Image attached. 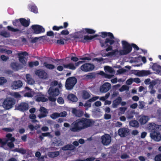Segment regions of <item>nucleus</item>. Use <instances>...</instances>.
<instances>
[{"label":"nucleus","instance_id":"nucleus-30","mask_svg":"<svg viewBox=\"0 0 161 161\" xmlns=\"http://www.w3.org/2000/svg\"><path fill=\"white\" fill-rule=\"evenodd\" d=\"M26 78L28 84L30 85H32L34 83V80L31 77L30 75L27 74L26 75Z\"/></svg>","mask_w":161,"mask_h":161},{"label":"nucleus","instance_id":"nucleus-53","mask_svg":"<svg viewBox=\"0 0 161 161\" xmlns=\"http://www.w3.org/2000/svg\"><path fill=\"white\" fill-rule=\"evenodd\" d=\"M2 51L8 54H11L12 52L11 50H7L6 49H2Z\"/></svg>","mask_w":161,"mask_h":161},{"label":"nucleus","instance_id":"nucleus-43","mask_svg":"<svg viewBox=\"0 0 161 161\" xmlns=\"http://www.w3.org/2000/svg\"><path fill=\"white\" fill-rule=\"evenodd\" d=\"M134 113L132 112H129L126 115V118L128 119H131L133 118L134 117Z\"/></svg>","mask_w":161,"mask_h":161},{"label":"nucleus","instance_id":"nucleus-7","mask_svg":"<svg viewBox=\"0 0 161 161\" xmlns=\"http://www.w3.org/2000/svg\"><path fill=\"white\" fill-rule=\"evenodd\" d=\"M77 82V79L74 76L70 77L66 80L65 86L66 89L70 90L74 87Z\"/></svg>","mask_w":161,"mask_h":161},{"label":"nucleus","instance_id":"nucleus-3","mask_svg":"<svg viewBox=\"0 0 161 161\" xmlns=\"http://www.w3.org/2000/svg\"><path fill=\"white\" fill-rule=\"evenodd\" d=\"M98 36V35L97 34H96L93 36L85 35L84 36L81 30L80 31L75 32L72 35L71 37L74 40L78 39V40L77 41L76 40V42L78 41L83 43H86L88 42V41L92 40L94 38L97 37Z\"/></svg>","mask_w":161,"mask_h":161},{"label":"nucleus","instance_id":"nucleus-49","mask_svg":"<svg viewBox=\"0 0 161 161\" xmlns=\"http://www.w3.org/2000/svg\"><path fill=\"white\" fill-rule=\"evenodd\" d=\"M59 141L58 140L54 141V142H52V144L54 146H58L62 145V143L60 145V143H59Z\"/></svg>","mask_w":161,"mask_h":161},{"label":"nucleus","instance_id":"nucleus-52","mask_svg":"<svg viewBox=\"0 0 161 161\" xmlns=\"http://www.w3.org/2000/svg\"><path fill=\"white\" fill-rule=\"evenodd\" d=\"M154 160L155 161H161V154H159L156 156Z\"/></svg>","mask_w":161,"mask_h":161},{"label":"nucleus","instance_id":"nucleus-35","mask_svg":"<svg viewBox=\"0 0 161 161\" xmlns=\"http://www.w3.org/2000/svg\"><path fill=\"white\" fill-rule=\"evenodd\" d=\"M19 61L21 64L22 66H25L26 64V63L25 59V57L23 56H19Z\"/></svg>","mask_w":161,"mask_h":161},{"label":"nucleus","instance_id":"nucleus-63","mask_svg":"<svg viewBox=\"0 0 161 161\" xmlns=\"http://www.w3.org/2000/svg\"><path fill=\"white\" fill-rule=\"evenodd\" d=\"M111 117V115L110 114H105L104 115V118L105 119H110Z\"/></svg>","mask_w":161,"mask_h":161},{"label":"nucleus","instance_id":"nucleus-15","mask_svg":"<svg viewBox=\"0 0 161 161\" xmlns=\"http://www.w3.org/2000/svg\"><path fill=\"white\" fill-rule=\"evenodd\" d=\"M40 112V114L38 115V117L40 118H42L47 116L48 112L47 109L43 107H41L39 109Z\"/></svg>","mask_w":161,"mask_h":161},{"label":"nucleus","instance_id":"nucleus-8","mask_svg":"<svg viewBox=\"0 0 161 161\" xmlns=\"http://www.w3.org/2000/svg\"><path fill=\"white\" fill-rule=\"evenodd\" d=\"M15 104V100L12 98H6L4 101L3 106L4 108L9 109L13 107Z\"/></svg>","mask_w":161,"mask_h":161},{"label":"nucleus","instance_id":"nucleus-57","mask_svg":"<svg viewBox=\"0 0 161 161\" xmlns=\"http://www.w3.org/2000/svg\"><path fill=\"white\" fill-rule=\"evenodd\" d=\"M58 102L61 104H63L64 103V100L61 97H60L57 99Z\"/></svg>","mask_w":161,"mask_h":161},{"label":"nucleus","instance_id":"nucleus-17","mask_svg":"<svg viewBox=\"0 0 161 161\" xmlns=\"http://www.w3.org/2000/svg\"><path fill=\"white\" fill-rule=\"evenodd\" d=\"M23 85V83L21 80L14 81L12 83V87L14 89H17L21 88Z\"/></svg>","mask_w":161,"mask_h":161},{"label":"nucleus","instance_id":"nucleus-13","mask_svg":"<svg viewBox=\"0 0 161 161\" xmlns=\"http://www.w3.org/2000/svg\"><path fill=\"white\" fill-rule=\"evenodd\" d=\"M118 135L121 137H125L129 133V130L126 128H120L118 131Z\"/></svg>","mask_w":161,"mask_h":161},{"label":"nucleus","instance_id":"nucleus-10","mask_svg":"<svg viewBox=\"0 0 161 161\" xmlns=\"http://www.w3.org/2000/svg\"><path fill=\"white\" fill-rule=\"evenodd\" d=\"M94 68L95 66L93 64L86 63L81 65L80 68L82 71L87 72L92 71Z\"/></svg>","mask_w":161,"mask_h":161},{"label":"nucleus","instance_id":"nucleus-54","mask_svg":"<svg viewBox=\"0 0 161 161\" xmlns=\"http://www.w3.org/2000/svg\"><path fill=\"white\" fill-rule=\"evenodd\" d=\"M126 71V69L124 68H121L118 70L117 72L119 74H122L125 72Z\"/></svg>","mask_w":161,"mask_h":161},{"label":"nucleus","instance_id":"nucleus-46","mask_svg":"<svg viewBox=\"0 0 161 161\" xmlns=\"http://www.w3.org/2000/svg\"><path fill=\"white\" fill-rule=\"evenodd\" d=\"M104 69L106 71H107L109 73H112L113 71L112 68L110 67L106 66L104 67Z\"/></svg>","mask_w":161,"mask_h":161},{"label":"nucleus","instance_id":"nucleus-56","mask_svg":"<svg viewBox=\"0 0 161 161\" xmlns=\"http://www.w3.org/2000/svg\"><path fill=\"white\" fill-rule=\"evenodd\" d=\"M36 126H34L32 124L30 125H28V128L31 131L33 130L34 129L36 130L37 128H36Z\"/></svg>","mask_w":161,"mask_h":161},{"label":"nucleus","instance_id":"nucleus-28","mask_svg":"<svg viewBox=\"0 0 161 161\" xmlns=\"http://www.w3.org/2000/svg\"><path fill=\"white\" fill-rule=\"evenodd\" d=\"M74 149V146L72 144L66 145L62 148V149L63 151L71 150Z\"/></svg>","mask_w":161,"mask_h":161},{"label":"nucleus","instance_id":"nucleus-24","mask_svg":"<svg viewBox=\"0 0 161 161\" xmlns=\"http://www.w3.org/2000/svg\"><path fill=\"white\" fill-rule=\"evenodd\" d=\"M67 98L69 100L73 102H76L78 100V98L76 96L73 94H70L68 96Z\"/></svg>","mask_w":161,"mask_h":161},{"label":"nucleus","instance_id":"nucleus-55","mask_svg":"<svg viewBox=\"0 0 161 161\" xmlns=\"http://www.w3.org/2000/svg\"><path fill=\"white\" fill-rule=\"evenodd\" d=\"M1 59L3 61H6L9 59V57L4 55H2L1 56Z\"/></svg>","mask_w":161,"mask_h":161},{"label":"nucleus","instance_id":"nucleus-50","mask_svg":"<svg viewBox=\"0 0 161 161\" xmlns=\"http://www.w3.org/2000/svg\"><path fill=\"white\" fill-rule=\"evenodd\" d=\"M69 32L67 30H64L62 31L59 35H67L69 34Z\"/></svg>","mask_w":161,"mask_h":161},{"label":"nucleus","instance_id":"nucleus-48","mask_svg":"<svg viewBox=\"0 0 161 161\" xmlns=\"http://www.w3.org/2000/svg\"><path fill=\"white\" fill-rule=\"evenodd\" d=\"M0 35L5 37H8L10 36L9 33L7 32L6 31L1 32L0 33Z\"/></svg>","mask_w":161,"mask_h":161},{"label":"nucleus","instance_id":"nucleus-4","mask_svg":"<svg viewBox=\"0 0 161 161\" xmlns=\"http://www.w3.org/2000/svg\"><path fill=\"white\" fill-rule=\"evenodd\" d=\"M156 125L154 124L150 126L149 129L151 130L150 133L151 138L156 142H159L161 140V135L157 130L158 129V127H156Z\"/></svg>","mask_w":161,"mask_h":161},{"label":"nucleus","instance_id":"nucleus-41","mask_svg":"<svg viewBox=\"0 0 161 161\" xmlns=\"http://www.w3.org/2000/svg\"><path fill=\"white\" fill-rule=\"evenodd\" d=\"M36 100L38 102H44L48 101V99L45 97H39L37 98Z\"/></svg>","mask_w":161,"mask_h":161},{"label":"nucleus","instance_id":"nucleus-36","mask_svg":"<svg viewBox=\"0 0 161 161\" xmlns=\"http://www.w3.org/2000/svg\"><path fill=\"white\" fill-rule=\"evenodd\" d=\"M151 64H153L152 66V68L153 70L157 71L158 69H161V66L158 65L157 63H151Z\"/></svg>","mask_w":161,"mask_h":161},{"label":"nucleus","instance_id":"nucleus-20","mask_svg":"<svg viewBox=\"0 0 161 161\" xmlns=\"http://www.w3.org/2000/svg\"><path fill=\"white\" fill-rule=\"evenodd\" d=\"M81 32H82V34L83 35L86 34H94L95 33L96 31L92 29L86 28H83L81 30Z\"/></svg>","mask_w":161,"mask_h":161},{"label":"nucleus","instance_id":"nucleus-31","mask_svg":"<svg viewBox=\"0 0 161 161\" xmlns=\"http://www.w3.org/2000/svg\"><path fill=\"white\" fill-rule=\"evenodd\" d=\"M12 23L14 26L17 27L19 29L21 28L20 27H21V25L20 19H16L14 21H13Z\"/></svg>","mask_w":161,"mask_h":161},{"label":"nucleus","instance_id":"nucleus-51","mask_svg":"<svg viewBox=\"0 0 161 161\" xmlns=\"http://www.w3.org/2000/svg\"><path fill=\"white\" fill-rule=\"evenodd\" d=\"M3 130L6 132H11L13 131L14 129L11 128H5L3 129Z\"/></svg>","mask_w":161,"mask_h":161},{"label":"nucleus","instance_id":"nucleus-39","mask_svg":"<svg viewBox=\"0 0 161 161\" xmlns=\"http://www.w3.org/2000/svg\"><path fill=\"white\" fill-rule=\"evenodd\" d=\"M7 28L8 30L12 32H15L17 31H19L20 33L22 32L21 30L17 28L15 29L10 26H7Z\"/></svg>","mask_w":161,"mask_h":161},{"label":"nucleus","instance_id":"nucleus-38","mask_svg":"<svg viewBox=\"0 0 161 161\" xmlns=\"http://www.w3.org/2000/svg\"><path fill=\"white\" fill-rule=\"evenodd\" d=\"M96 74L94 72H91L88 73L87 75H86V77L88 79H92L95 78L96 76Z\"/></svg>","mask_w":161,"mask_h":161},{"label":"nucleus","instance_id":"nucleus-26","mask_svg":"<svg viewBox=\"0 0 161 161\" xmlns=\"http://www.w3.org/2000/svg\"><path fill=\"white\" fill-rule=\"evenodd\" d=\"M117 52H119V51L117 49H116L113 50L112 52H110L108 53H106L104 56L102 55V56L103 57H108L116 56L117 54L116 53Z\"/></svg>","mask_w":161,"mask_h":161},{"label":"nucleus","instance_id":"nucleus-11","mask_svg":"<svg viewBox=\"0 0 161 161\" xmlns=\"http://www.w3.org/2000/svg\"><path fill=\"white\" fill-rule=\"evenodd\" d=\"M35 74L38 77L42 79H46L48 77L47 73L42 69H39L35 71Z\"/></svg>","mask_w":161,"mask_h":161},{"label":"nucleus","instance_id":"nucleus-12","mask_svg":"<svg viewBox=\"0 0 161 161\" xmlns=\"http://www.w3.org/2000/svg\"><path fill=\"white\" fill-rule=\"evenodd\" d=\"M101 140L102 143L104 145L107 146L111 142V137L109 135L106 134L102 136Z\"/></svg>","mask_w":161,"mask_h":161},{"label":"nucleus","instance_id":"nucleus-27","mask_svg":"<svg viewBox=\"0 0 161 161\" xmlns=\"http://www.w3.org/2000/svg\"><path fill=\"white\" fill-rule=\"evenodd\" d=\"M148 120V117L146 116H143L140 118L139 121L141 125H144L147 122Z\"/></svg>","mask_w":161,"mask_h":161},{"label":"nucleus","instance_id":"nucleus-5","mask_svg":"<svg viewBox=\"0 0 161 161\" xmlns=\"http://www.w3.org/2000/svg\"><path fill=\"white\" fill-rule=\"evenodd\" d=\"M122 49L119 51L120 55H126L130 53L132 50L131 44L125 41H121Z\"/></svg>","mask_w":161,"mask_h":161},{"label":"nucleus","instance_id":"nucleus-60","mask_svg":"<svg viewBox=\"0 0 161 161\" xmlns=\"http://www.w3.org/2000/svg\"><path fill=\"white\" fill-rule=\"evenodd\" d=\"M131 46H132V48L133 47L135 49L136 51H138L139 50V47L136 44L134 43H131Z\"/></svg>","mask_w":161,"mask_h":161},{"label":"nucleus","instance_id":"nucleus-6","mask_svg":"<svg viewBox=\"0 0 161 161\" xmlns=\"http://www.w3.org/2000/svg\"><path fill=\"white\" fill-rule=\"evenodd\" d=\"M47 92L49 95V96L48 97L49 100L53 102H55L56 100L55 97L58 96L59 94V89L57 87H50Z\"/></svg>","mask_w":161,"mask_h":161},{"label":"nucleus","instance_id":"nucleus-25","mask_svg":"<svg viewBox=\"0 0 161 161\" xmlns=\"http://www.w3.org/2000/svg\"><path fill=\"white\" fill-rule=\"evenodd\" d=\"M64 68H68L71 70H75L76 69V66L73 63H70L68 64H63Z\"/></svg>","mask_w":161,"mask_h":161},{"label":"nucleus","instance_id":"nucleus-2","mask_svg":"<svg viewBox=\"0 0 161 161\" xmlns=\"http://www.w3.org/2000/svg\"><path fill=\"white\" fill-rule=\"evenodd\" d=\"M101 33L102 34L101 36L103 38H105L107 36L109 37V38H106L104 42L102 40L100 41L101 47L104 48L107 47L105 49L106 52L112 50L113 47L112 45L115 42V41L114 40V35L112 33L110 32H102Z\"/></svg>","mask_w":161,"mask_h":161},{"label":"nucleus","instance_id":"nucleus-42","mask_svg":"<svg viewBox=\"0 0 161 161\" xmlns=\"http://www.w3.org/2000/svg\"><path fill=\"white\" fill-rule=\"evenodd\" d=\"M129 89V87L128 86L124 85H123L119 89V91L120 92H123L125 90H128Z\"/></svg>","mask_w":161,"mask_h":161},{"label":"nucleus","instance_id":"nucleus-14","mask_svg":"<svg viewBox=\"0 0 161 161\" xmlns=\"http://www.w3.org/2000/svg\"><path fill=\"white\" fill-rule=\"evenodd\" d=\"M111 87V85L110 83L105 82L100 86V90L101 92H106L110 89Z\"/></svg>","mask_w":161,"mask_h":161},{"label":"nucleus","instance_id":"nucleus-29","mask_svg":"<svg viewBox=\"0 0 161 161\" xmlns=\"http://www.w3.org/2000/svg\"><path fill=\"white\" fill-rule=\"evenodd\" d=\"M43 65L47 69H53L55 68L54 65L52 64H48L46 62H44Z\"/></svg>","mask_w":161,"mask_h":161},{"label":"nucleus","instance_id":"nucleus-62","mask_svg":"<svg viewBox=\"0 0 161 161\" xmlns=\"http://www.w3.org/2000/svg\"><path fill=\"white\" fill-rule=\"evenodd\" d=\"M84 106L86 107H87V108H90L91 107V104L88 100L85 103Z\"/></svg>","mask_w":161,"mask_h":161},{"label":"nucleus","instance_id":"nucleus-21","mask_svg":"<svg viewBox=\"0 0 161 161\" xmlns=\"http://www.w3.org/2000/svg\"><path fill=\"white\" fill-rule=\"evenodd\" d=\"M122 101V98L120 97H118L115 99L114 100L113 102L112 106L113 108H116L120 104Z\"/></svg>","mask_w":161,"mask_h":161},{"label":"nucleus","instance_id":"nucleus-34","mask_svg":"<svg viewBox=\"0 0 161 161\" xmlns=\"http://www.w3.org/2000/svg\"><path fill=\"white\" fill-rule=\"evenodd\" d=\"M59 154L58 151L50 152L48 153V155L51 158H54L58 156Z\"/></svg>","mask_w":161,"mask_h":161},{"label":"nucleus","instance_id":"nucleus-45","mask_svg":"<svg viewBox=\"0 0 161 161\" xmlns=\"http://www.w3.org/2000/svg\"><path fill=\"white\" fill-rule=\"evenodd\" d=\"M95 159L94 157H91L84 159H78L77 161H93Z\"/></svg>","mask_w":161,"mask_h":161},{"label":"nucleus","instance_id":"nucleus-37","mask_svg":"<svg viewBox=\"0 0 161 161\" xmlns=\"http://www.w3.org/2000/svg\"><path fill=\"white\" fill-rule=\"evenodd\" d=\"M90 97L89 93L86 91H84L83 92L82 98L84 99H88Z\"/></svg>","mask_w":161,"mask_h":161},{"label":"nucleus","instance_id":"nucleus-19","mask_svg":"<svg viewBox=\"0 0 161 161\" xmlns=\"http://www.w3.org/2000/svg\"><path fill=\"white\" fill-rule=\"evenodd\" d=\"M72 113L76 116L78 117L82 116L84 114V112L82 110L77 109L75 108H73L72 110Z\"/></svg>","mask_w":161,"mask_h":161},{"label":"nucleus","instance_id":"nucleus-23","mask_svg":"<svg viewBox=\"0 0 161 161\" xmlns=\"http://www.w3.org/2000/svg\"><path fill=\"white\" fill-rule=\"evenodd\" d=\"M20 20L21 23V25H22L25 27L28 26L30 23V19L27 20L25 18H20Z\"/></svg>","mask_w":161,"mask_h":161},{"label":"nucleus","instance_id":"nucleus-1","mask_svg":"<svg viewBox=\"0 0 161 161\" xmlns=\"http://www.w3.org/2000/svg\"><path fill=\"white\" fill-rule=\"evenodd\" d=\"M94 124V121L92 119L82 118L73 122L71 125L70 130L72 132H78L92 126Z\"/></svg>","mask_w":161,"mask_h":161},{"label":"nucleus","instance_id":"nucleus-64","mask_svg":"<svg viewBox=\"0 0 161 161\" xmlns=\"http://www.w3.org/2000/svg\"><path fill=\"white\" fill-rule=\"evenodd\" d=\"M120 158L121 159H126L127 158H129V156L126 154H122Z\"/></svg>","mask_w":161,"mask_h":161},{"label":"nucleus","instance_id":"nucleus-18","mask_svg":"<svg viewBox=\"0 0 161 161\" xmlns=\"http://www.w3.org/2000/svg\"><path fill=\"white\" fill-rule=\"evenodd\" d=\"M12 69L15 71L21 69L23 66L17 62H12L10 64Z\"/></svg>","mask_w":161,"mask_h":161},{"label":"nucleus","instance_id":"nucleus-22","mask_svg":"<svg viewBox=\"0 0 161 161\" xmlns=\"http://www.w3.org/2000/svg\"><path fill=\"white\" fill-rule=\"evenodd\" d=\"M150 71L149 70H138L137 73V75L139 76H147L150 74Z\"/></svg>","mask_w":161,"mask_h":161},{"label":"nucleus","instance_id":"nucleus-40","mask_svg":"<svg viewBox=\"0 0 161 161\" xmlns=\"http://www.w3.org/2000/svg\"><path fill=\"white\" fill-rule=\"evenodd\" d=\"M129 125L132 127H137L138 125V123L136 120H132L130 122Z\"/></svg>","mask_w":161,"mask_h":161},{"label":"nucleus","instance_id":"nucleus-59","mask_svg":"<svg viewBox=\"0 0 161 161\" xmlns=\"http://www.w3.org/2000/svg\"><path fill=\"white\" fill-rule=\"evenodd\" d=\"M103 73L104 75V77L106 78L110 79L112 78L113 76L112 75L108 74L105 73L104 72H103Z\"/></svg>","mask_w":161,"mask_h":161},{"label":"nucleus","instance_id":"nucleus-58","mask_svg":"<svg viewBox=\"0 0 161 161\" xmlns=\"http://www.w3.org/2000/svg\"><path fill=\"white\" fill-rule=\"evenodd\" d=\"M98 98V97L96 96V97H93L92 98L89 99L88 100V101L90 103L92 102H94L96 100H97Z\"/></svg>","mask_w":161,"mask_h":161},{"label":"nucleus","instance_id":"nucleus-9","mask_svg":"<svg viewBox=\"0 0 161 161\" xmlns=\"http://www.w3.org/2000/svg\"><path fill=\"white\" fill-rule=\"evenodd\" d=\"M33 34H37L44 32L45 29L41 25H34L31 26Z\"/></svg>","mask_w":161,"mask_h":161},{"label":"nucleus","instance_id":"nucleus-47","mask_svg":"<svg viewBox=\"0 0 161 161\" xmlns=\"http://www.w3.org/2000/svg\"><path fill=\"white\" fill-rule=\"evenodd\" d=\"M60 117L59 113H55L52 114L51 116V117L53 119H55L56 118Z\"/></svg>","mask_w":161,"mask_h":161},{"label":"nucleus","instance_id":"nucleus-33","mask_svg":"<svg viewBox=\"0 0 161 161\" xmlns=\"http://www.w3.org/2000/svg\"><path fill=\"white\" fill-rule=\"evenodd\" d=\"M29 8L31 12L35 13L36 14L38 12L37 8L35 5L30 6L29 7Z\"/></svg>","mask_w":161,"mask_h":161},{"label":"nucleus","instance_id":"nucleus-16","mask_svg":"<svg viewBox=\"0 0 161 161\" xmlns=\"http://www.w3.org/2000/svg\"><path fill=\"white\" fill-rule=\"evenodd\" d=\"M28 104L25 103H20L17 107V109L23 112L28 110Z\"/></svg>","mask_w":161,"mask_h":161},{"label":"nucleus","instance_id":"nucleus-44","mask_svg":"<svg viewBox=\"0 0 161 161\" xmlns=\"http://www.w3.org/2000/svg\"><path fill=\"white\" fill-rule=\"evenodd\" d=\"M7 80L4 77H0V86L3 85L7 82Z\"/></svg>","mask_w":161,"mask_h":161},{"label":"nucleus","instance_id":"nucleus-61","mask_svg":"<svg viewBox=\"0 0 161 161\" xmlns=\"http://www.w3.org/2000/svg\"><path fill=\"white\" fill-rule=\"evenodd\" d=\"M57 43L59 45H64V42L63 39H59L57 41Z\"/></svg>","mask_w":161,"mask_h":161},{"label":"nucleus","instance_id":"nucleus-32","mask_svg":"<svg viewBox=\"0 0 161 161\" xmlns=\"http://www.w3.org/2000/svg\"><path fill=\"white\" fill-rule=\"evenodd\" d=\"M6 137L7 139L5 140V141H7V143L8 141H10L12 142H14L15 141V138L12 137V135L11 133L7 134Z\"/></svg>","mask_w":161,"mask_h":161}]
</instances>
